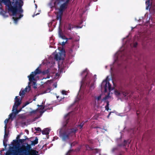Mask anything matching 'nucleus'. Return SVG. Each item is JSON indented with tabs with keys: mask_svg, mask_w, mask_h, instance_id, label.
I'll return each mask as SVG.
<instances>
[{
	"mask_svg": "<svg viewBox=\"0 0 155 155\" xmlns=\"http://www.w3.org/2000/svg\"><path fill=\"white\" fill-rule=\"evenodd\" d=\"M59 2H60V0H59V1H58L59 3Z\"/></svg>",
	"mask_w": 155,
	"mask_h": 155,
	"instance_id": "obj_58",
	"label": "nucleus"
},
{
	"mask_svg": "<svg viewBox=\"0 0 155 155\" xmlns=\"http://www.w3.org/2000/svg\"><path fill=\"white\" fill-rule=\"evenodd\" d=\"M83 125H84V124L83 123H81L80 124L78 125L80 127H81L80 128L81 129L82 128V127H83Z\"/></svg>",
	"mask_w": 155,
	"mask_h": 155,
	"instance_id": "obj_36",
	"label": "nucleus"
},
{
	"mask_svg": "<svg viewBox=\"0 0 155 155\" xmlns=\"http://www.w3.org/2000/svg\"><path fill=\"white\" fill-rule=\"evenodd\" d=\"M35 100H36V98H35V99L33 100H34V101H35Z\"/></svg>",
	"mask_w": 155,
	"mask_h": 155,
	"instance_id": "obj_54",
	"label": "nucleus"
},
{
	"mask_svg": "<svg viewBox=\"0 0 155 155\" xmlns=\"http://www.w3.org/2000/svg\"><path fill=\"white\" fill-rule=\"evenodd\" d=\"M56 18H57V19H58V14H56Z\"/></svg>",
	"mask_w": 155,
	"mask_h": 155,
	"instance_id": "obj_44",
	"label": "nucleus"
},
{
	"mask_svg": "<svg viewBox=\"0 0 155 155\" xmlns=\"http://www.w3.org/2000/svg\"><path fill=\"white\" fill-rule=\"evenodd\" d=\"M110 114H111V112H110L108 115L107 116V117L108 118L110 116Z\"/></svg>",
	"mask_w": 155,
	"mask_h": 155,
	"instance_id": "obj_43",
	"label": "nucleus"
},
{
	"mask_svg": "<svg viewBox=\"0 0 155 155\" xmlns=\"http://www.w3.org/2000/svg\"><path fill=\"white\" fill-rule=\"evenodd\" d=\"M18 96L15 97V103L13 106L12 109V112L9 115V119H12L16 116V114H18L20 112L22 108H23L26 105L31 103L32 101L31 100H30L28 101H26L24 104L23 105L22 108L19 110H17V108L18 106H19L21 103V99L18 98Z\"/></svg>",
	"mask_w": 155,
	"mask_h": 155,
	"instance_id": "obj_4",
	"label": "nucleus"
},
{
	"mask_svg": "<svg viewBox=\"0 0 155 155\" xmlns=\"http://www.w3.org/2000/svg\"><path fill=\"white\" fill-rule=\"evenodd\" d=\"M86 149L88 150H92L93 149L92 148L90 147L88 145H86Z\"/></svg>",
	"mask_w": 155,
	"mask_h": 155,
	"instance_id": "obj_24",
	"label": "nucleus"
},
{
	"mask_svg": "<svg viewBox=\"0 0 155 155\" xmlns=\"http://www.w3.org/2000/svg\"><path fill=\"white\" fill-rule=\"evenodd\" d=\"M72 39V37H70L69 38H67L66 37L65 41H63L61 42H59V45H61L62 46H64L67 43L68 41L69 40H71Z\"/></svg>",
	"mask_w": 155,
	"mask_h": 155,
	"instance_id": "obj_13",
	"label": "nucleus"
},
{
	"mask_svg": "<svg viewBox=\"0 0 155 155\" xmlns=\"http://www.w3.org/2000/svg\"><path fill=\"white\" fill-rule=\"evenodd\" d=\"M25 131L27 133L28 132V131L27 130H25Z\"/></svg>",
	"mask_w": 155,
	"mask_h": 155,
	"instance_id": "obj_48",
	"label": "nucleus"
},
{
	"mask_svg": "<svg viewBox=\"0 0 155 155\" xmlns=\"http://www.w3.org/2000/svg\"><path fill=\"white\" fill-rule=\"evenodd\" d=\"M57 98H58V96H57Z\"/></svg>",
	"mask_w": 155,
	"mask_h": 155,
	"instance_id": "obj_55",
	"label": "nucleus"
},
{
	"mask_svg": "<svg viewBox=\"0 0 155 155\" xmlns=\"http://www.w3.org/2000/svg\"><path fill=\"white\" fill-rule=\"evenodd\" d=\"M77 130L78 129L77 128L69 129L61 133V130L60 131V136L62 138L63 140H65L69 139V136H72L75 135Z\"/></svg>",
	"mask_w": 155,
	"mask_h": 155,
	"instance_id": "obj_5",
	"label": "nucleus"
},
{
	"mask_svg": "<svg viewBox=\"0 0 155 155\" xmlns=\"http://www.w3.org/2000/svg\"><path fill=\"white\" fill-rule=\"evenodd\" d=\"M49 76L48 75V77H47L46 78H49Z\"/></svg>",
	"mask_w": 155,
	"mask_h": 155,
	"instance_id": "obj_47",
	"label": "nucleus"
},
{
	"mask_svg": "<svg viewBox=\"0 0 155 155\" xmlns=\"http://www.w3.org/2000/svg\"><path fill=\"white\" fill-rule=\"evenodd\" d=\"M81 147H78L77 148H76L75 150V151L76 152H79L80 149H81Z\"/></svg>",
	"mask_w": 155,
	"mask_h": 155,
	"instance_id": "obj_33",
	"label": "nucleus"
},
{
	"mask_svg": "<svg viewBox=\"0 0 155 155\" xmlns=\"http://www.w3.org/2000/svg\"><path fill=\"white\" fill-rule=\"evenodd\" d=\"M55 23L54 22H51L48 24V26L49 28V31H51L54 27Z\"/></svg>",
	"mask_w": 155,
	"mask_h": 155,
	"instance_id": "obj_14",
	"label": "nucleus"
},
{
	"mask_svg": "<svg viewBox=\"0 0 155 155\" xmlns=\"http://www.w3.org/2000/svg\"><path fill=\"white\" fill-rule=\"evenodd\" d=\"M54 85V87H57V84H56L55 85Z\"/></svg>",
	"mask_w": 155,
	"mask_h": 155,
	"instance_id": "obj_46",
	"label": "nucleus"
},
{
	"mask_svg": "<svg viewBox=\"0 0 155 155\" xmlns=\"http://www.w3.org/2000/svg\"><path fill=\"white\" fill-rule=\"evenodd\" d=\"M66 126V125H64V128H65Z\"/></svg>",
	"mask_w": 155,
	"mask_h": 155,
	"instance_id": "obj_49",
	"label": "nucleus"
},
{
	"mask_svg": "<svg viewBox=\"0 0 155 155\" xmlns=\"http://www.w3.org/2000/svg\"><path fill=\"white\" fill-rule=\"evenodd\" d=\"M118 149L117 147H115L113 148L112 149V152H114L115 151L117 150Z\"/></svg>",
	"mask_w": 155,
	"mask_h": 155,
	"instance_id": "obj_30",
	"label": "nucleus"
},
{
	"mask_svg": "<svg viewBox=\"0 0 155 155\" xmlns=\"http://www.w3.org/2000/svg\"><path fill=\"white\" fill-rule=\"evenodd\" d=\"M35 8H37V5H35Z\"/></svg>",
	"mask_w": 155,
	"mask_h": 155,
	"instance_id": "obj_51",
	"label": "nucleus"
},
{
	"mask_svg": "<svg viewBox=\"0 0 155 155\" xmlns=\"http://www.w3.org/2000/svg\"><path fill=\"white\" fill-rule=\"evenodd\" d=\"M41 73L40 71L37 68L34 72H32L30 75L28 76L29 78V82L28 86L27 87L24 89L21 90L19 93V95L22 97H23L26 93L28 92L30 90V86H32L33 88L35 89L37 88L36 80H37V74Z\"/></svg>",
	"mask_w": 155,
	"mask_h": 155,
	"instance_id": "obj_3",
	"label": "nucleus"
},
{
	"mask_svg": "<svg viewBox=\"0 0 155 155\" xmlns=\"http://www.w3.org/2000/svg\"><path fill=\"white\" fill-rule=\"evenodd\" d=\"M52 56V57H53L54 60H55L57 61L58 60V54L56 51L53 54Z\"/></svg>",
	"mask_w": 155,
	"mask_h": 155,
	"instance_id": "obj_16",
	"label": "nucleus"
},
{
	"mask_svg": "<svg viewBox=\"0 0 155 155\" xmlns=\"http://www.w3.org/2000/svg\"><path fill=\"white\" fill-rule=\"evenodd\" d=\"M146 4L147 5L146 6V9H148L150 5V0H148L147 1H146Z\"/></svg>",
	"mask_w": 155,
	"mask_h": 155,
	"instance_id": "obj_19",
	"label": "nucleus"
},
{
	"mask_svg": "<svg viewBox=\"0 0 155 155\" xmlns=\"http://www.w3.org/2000/svg\"><path fill=\"white\" fill-rule=\"evenodd\" d=\"M12 143L13 148L17 150H13L14 155H38V152L32 150L30 145L28 144L24 147L19 148V144L17 140H14Z\"/></svg>",
	"mask_w": 155,
	"mask_h": 155,
	"instance_id": "obj_2",
	"label": "nucleus"
},
{
	"mask_svg": "<svg viewBox=\"0 0 155 155\" xmlns=\"http://www.w3.org/2000/svg\"><path fill=\"white\" fill-rule=\"evenodd\" d=\"M123 153H124V152H120V153L118 155H122V154Z\"/></svg>",
	"mask_w": 155,
	"mask_h": 155,
	"instance_id": "obj_42",
	"label": "nucleus"
},
{
	"mask_svg": "<svg viewBox=\"0 0 155 155\" xmlns=\"http://www.w3.org/2000/svg\"><path fill=\"white\" fill-rule=\"evenodd\" d=\"M64 67L63 64L61 63V65H60L59 64V71H60V73L63 72V68Z\"/></svg>",
	"mask_w": 155,
	"mask_h": 155,
	"instance_id": "obj_18",
	"label": "nucleus"
},
{
	"mask_svg": "<svg viewBox=\"0 0 155 155\" xmlns=\"http://www.w3.org/2000/svg\"><path fill=\"white\" fill-rule=\"evenodd\" d=\"M49 72V71L47 69V70H45V71H43V72H42V73L43 74V75H45V74H48Z\"/></svg>",
	"mask_w": 155,
	"mask_h": 155,
	"instance_id": "obj_25",
	"label": "nucleus"
},
{
	"mask_svg": "<svg viewBox=\"0 0 155 155\" xmlns=\"http://www.w3.org/2000/svg\"><path fill=\"white\" fill-rule=\"evenodd\" d=\"M135 129H134L133 130V131H134H134H135Z\"/></svg>",
	"mask_w": 155,
	"mask_h": 155,
	"instance_id": "obj_53",
	"label": "nucleus"
},
{
	"mask_svg": "<svg viewBox=\"0 0 155 155\" xmlns=\"http://www.w3.org/2000/svg\"><path fill=\"white\" fill-rule=\"evenodd\" d=\"M39 13H37L36 14H35V13L34 14V15L32 16L33 17H34L35 16L39 14Z\"/></svg>",
	"mask_w": 155,
	"mask_h": 155,
	"instance_id": "obj_41",
	"label": "nucleus"
},
{
	"mask_svg": "<svg viewBox=\"0 0 155 155\" xmlns=\"http://www.w3.org/2000/svg\"><path fill=\"white\" fill-rule=\"evenodd\" d=\"M38 106L40 107L39 108L38 110H33L31 111L30 112L31 114H35L38 111L40 114L41 115L45 112V111L44 110V107L42 105H38Z\"/></svg>",
	"mask_w": 155,
	"mask_h": 155,
	"instance_id": "obj_10",
	"label": "nucleus"
},
{
	"mask_svg": "<svg viewBox=\"0 0 155 155\" xmlns=\"http://www.w3.org/2000/svg\"><path fill=\"white\" fill-rule=\"evenodd\" d=\"M50 132V129L49 128H46L43 130L42 131V134H43L47 135L49 134Z\"/></svg>",
	"mask_w": 155,
	"mask_h": 155,
	"instance_id": "obj_17",
	"label": "nucleus"
},
{
	"mask_svg": "<svg viewBox=\"0 0 155 155\" xmlns=\"http://www.w3.org/2000/svg\"><path fill=\"white\" fill-rule=\"evenodd\" d=\"M64 97H61L60 99H59V102H60L61 103H62L63 102V101L62 100L64 99Z\"/></svg>",
	"mask_w": 155,
	"mask_h": 155,
	"instance_id": "obj_29",
	"label": "nucleus"
},
{
	"mask_svg": "<svg viewBox=\"0 0 155 155\" xmlns=\"http://www.w3.org/2000/svg\"><path fill=\"white\" fill-rule=\"evenodd\" d=\"M101 98V95H100L99 96L97 97V99L98 101L100 100Z\"/></svg>",
	"mask_w": 155,
	"mask_h": 155,
	"instance_id": "obj_37",
	"label": "nucleus"
},
{
	"mask_svg": "<svg viewBox=\"0 0 155 155\" xmlns=\"http://www.w3.org/2000/svg\"><path fill=\"white\" fill-rule=\"evenodd\" d=\"M137 42H135L134 44V46L135 47H137Z\"/></svg>",
	"mask_w": 155,
	"mask_h": 155,
	"instance_id": "obj_39",
	"label": "nucleus"
},
{
	"mask_svg": "<svg viewBox=\"0 0 155 155\" xmlns=\"http://www.w3.org/2000/svg\"><path fill=\"white\" fill-rule=\"evenodd\" d=\"M95 128H98V127H96Z\"/></svg>",
	"mask_w": 155,
	"mask_h": 155,
	"instance_id": "obj_61",
	"label": "nucleus"
},
{
	"mask_svg": "<svg viewBox=\"0 0 155 155\" xmlns=\"http://www.w3.org/2000/svg\"><path fill=\"white\" fill-rule=\"evenodd\" d=\"M35 129L37 131H41V128L39 127H35Z\"/></svg>",
	"mask_w": 155,
	"mask_h": 155,
	"instance_id": "obj_32",
	"label": "nucleus"
},
{
	"mask_svg": "<svg viewBox=\"0 0 155 155\" xmlns=\"http://www.w3.org/2000/svg\"><path fill=\"white\" fill-rule=\"evenodd\" d=\"M61 93L63 95H67V91H65V90H62V91Z\"/></svg>",
	"mask_w": 155,
	"mask_h": 155,
	"instance_id": "obj_28",
	"label": "nucleus"
},
{
	"mask_svg": "<svg viewBox=\"0 0 155 155\" xmlns=\"http://www.w3.org/2000/svg\"><path fill=\"white\" fill-rule=\"evenodd\" d=\"M94 2L97 1V0H93Z\"/></svg>",
	"mask_w": 155,
	"mask_h": 155,
	"instance_id": "obj_50",
	"label": "nucleus"
},
{
	"mask_svg": "<svg viewBox=\"0 0 155 155\" xmlns=\"http://www.w3.org/2000/svg\"><path fill=\"white\" fill-rule=\"evenodd\" d=\"M115 94L117 96H119L121 95V92H119L117 90H116L114 91Z\"/></svg>",
	"mask_w": 155,
	"mask_h": 155,
	"instance_id": "obj_22",
	"label": "nucleus"
},
{
	"mask_svg": "<svg viewBox=\"0 0 155 155\" xmlns=\"http://www.w3.org/2000/svg\"><path fill=\"white\" fill-rule=\"evenodd\" d=\"M139 111H137V115H138L139 114V113H138Z\"/></svg>",
	"mask_w": 155,
	"mask_h": 155,
	"instance_id": "obj_45",
	"label": "nucleus"
},
{
	"mask_svg": "<svg viewBox=\"0 0 155 155\" xmlns=\"http://www.w3.org/2000/svg\"><path fill=\"white\" fill-rule=\"evenodd\" d=\"M87 76V75L85 76V77H86ZM86 77H85L83 79V80L81 81V86L84 85V83L86 82V81H85V79Z\"/></svg>",
	"mask_w": 155,
	"mask_h": 155,
	"instance_id": "obj_26",
	"label": "nucleus"
},
{
	"mask_svg": "<svg viewBox=\"0 0 155 155\" xmlns=\"http://www.w3.org/2000/svg\"><path fill=\"white\" fill-rule=\"evenodd\" d=\"M127 142L126 140H124V143L123 144H119L118 146L120 147L121 146H126L127 145Z\"/></svg>",
	"mask_w": 155,
	"mask_h": 155,
	"instance_id": "obj_20",
	"label": "nucleus"
},
{
	"mask_svg": "<svg viewBox=\"0 0 155 155\" xmlns=\"http://www.w3.org/2000/svg\"><path fill=\"white\" fill-rule=\"evenodd\" d=\"M59 61H61V63H64V61L66 56V52L64 49V46L59 47Z\"/></svg>",
	"mask_w": 155,
	"mask_h": 155,
	"instance_id": "obj_6",
	"label": "nucleus"
},
{
	"mask_svg": "<svg viewBox=\"0 0 155 155\" xmlns=\"http://www.w3.org/2000/svg\"><path fill=\"white\" fill-rule=\"evenodd\" d=\"M106 102L107 103V105L105 106V109L107 111H108L109 110V101H106Z\"/></svg>",
	"mask_w": 155,
	"mask_h": 155,
	"instance_id": "obj_21",
	"label": "nucleus"
},
{
	"mask_svg": "<svg viewBox=\"0 0 155 155\" xmlns=\"http://www.w3.org/2000/svg\"><path fill=\"white\" fill-rule=\"evenodd\" d=\"M71 25L70 24H69L68 25V29L69 30H71V28H71Z\"/></svg>",
	"mask_w": 155,
	"mask_h": 155,
	"instance_id": "obj_31",
	"label": "nucleus"
},
{
	"mask_svg": "<svg viewBox=\"0 0 155 155\" xmlns=\"http://www.w3.org/2000/svg\"><path fill=\"white\" fill-rule=\"evenodd\" d=\"M67 2L64 3L61 5L60 8H59V19L60 24H61V21L62 19V15L63 12L67 8L68 4Z\"/></svg>",
	"mask_w": 155,
	"mask_h": 155,
	"instance_id": "obj_7",
	"label": "nucleus"
},
{
	"mask_svg": "<svg viewBox=\"0 0 155 155\" xmlns=\"http://www.w3.org/2000/svg\"><path fill=\"white\" fill-rule=\"evenodd\" d=\"M68 119L67 120H66V121H67V123H68Z\"/></svg>",
	"mask_w": 155,
	"mask_h": 155,
	"instance_id": "obj_52",
	"label": "nucleus"
},
{
	"mask_svg": "<svg viewBox=\"0 0 155 155\" xmlns=\"http://www.w3.org/2000/svg\"><path fill=\"white\" fill-rule=\"evenodd\" d=\"M68 115V114H67V115H66V116H67Z\"/></svg>",
	"mask_w": 155,
	"mask_h": 155,
	"instance_id": "obj_56",
	"label": "nucleus"
},
{
	"mask_svg": "<svg viewBox=\"0 0 155 155\" xmlns=\"http://www.w3.org/2000/svg\"><path fill=\"white\" fill-rule=\"evenodd\" d=\"M90 81H88L86 82V86H87V87L89 86L90 89L92 90L94 89L95 87L94 86V83H92L90 85Z\"/></svg>",
	"mask_w": 155,
	"mask_h": 155,
	"instance_id": "obj_15",
	"label": "nucleus"
},
{
	"mask_svg": "<svg viewBox=\"0 0 155 155\" xmlns=\"http://www.w3.org/2000/svg\"><path fill=\"white\" fill-rule=\"evenodd\" d=\"M5 5L8 8V10L12 13L14 23L16 24L18 21L22 17L23 15V10L22 9V5L21 2L17 1L13 2L12 3L10 0H1Z\"/></svg>",
	"mask_w": 155,
	"mask_h": 155,
	"instance_id": "obj_1",
	"label": "nucleus"
},
{
	"mask_svg": "<svg viewBox=\"0 0 155 155\" xmlns=\"http://www.w3.org/2000/svg\"><path fill=\"white\" fill-rule=\"evenodd\" d=\"M77 143V142H74L71 144V146H74Z\"/></svg>",
	"mask_w": 155,
	"mask_h": 155,
	"instance_id": "obj_38",
	"label": "nucleus"
},
{
	"mask_svg": "<svg viewBox=\"0 0 155 155\" xmlns=\"http://www.w3.org/2000/svg\"><path fill=\"white\" fill-rule=\"evenodd\" d=\"M53 40L52 39H51L50 41V42L52 45H53L54 44V42H53Z\"/></svg>",
	"mask_w": 155,
	"mask_h": 155,
	"instance_id": "obj_35",
	"label": "nucleus"
},
{
	"mask_svg": "<svg viewBox=\"0 0 155 155\" xmlns=\"http://www.w3.org/2000/svg\"><path fill=\"white\" fill-rule=\"evenodd\" d=\"M38 143V139L37 138H36L35 140L33 141L32 143V144L33 145H35Z\"/></svg>",
	"mask_w": 155,
	"mask_h": 155,
	"instance_id": "obj_23",
	"label": "nucleus"
},
{
	"mask_svg": "<svg viewBox=\"0 0 155 155\" xmlns=\"http://www.w3.org/2000/svg\"><path fill=\"white\" fill-rule=\"evenodd\" d=\"M101 87L102 88H104L105 92H107L108 88L110 91L113 89L110 83L107 80H104L103 81L101 84Z\"/></svg>",
	"mask_w": 155,
	"mask_h": 155,
	"instance_id": "obj_8",
	"label": "nucleus"
},
{
	"mask_svg": "<svg viewBox=\"0 0 155 155\" xmlns=\"http://www.w3.org/2000/svg\"><path fill=\"white\" fill-rule=\"evenodd\" d=\"M138 130V128H137V130Z\"/></svg>",
	"mask_w": 155,
	"mask_h": 155,
	"instance_id": "obj_57",
	"label": "nucleus"
},
{
	"mask_svg": "<svg viewBox=\"0 0 155 155\" xmlns=\"http://www.w3.org/2000/svg\"><path fill=\"white\" fill-rule=\"evenodd\" d=\"M122 94L124 97H125L127 95L126 92H121V95Z\"/></svg>",
	"mask_w": 155,
	"mask_h": 155,
	"instance_id": "obj_27",
	"label": "nucleus"
},
{
	"mask_svg": "<svg viewBox=\"0 0 155 155\" xmlns=\"http://www.w3.org/2000/svg\"><path fill=\"white\" fill-rule=\"evenodd\" d=\"M58 4V0H52L51 2L49 3L48 5L51 8L54 7L55 9L57 10Z\"/></svg>",
	"mask_w": 155,
	"mask_h": 155,
	"instance_id": "obj_11",
	"label": "nucleus"
},
{
	"mask_svg": "<svg viewBox=\"0 0 155 155\" xmlns=\"http://www.w3.org/2000/svg\"><path fill=\"white\" fill-rule=\"evenodd\" d=\"M71 151H72V150H70L68 151V153H67L66 155H70L69 154V153L70 152H71Z\"/></svg>",
	"mask_w": 155,
	"mask_h": 155,
	"instance_id": "obj_40",
	"label": "nucleus"
},
{
	"mask_svg": "<svg viewBox=\"0 0 155 155\" xmlns=\"http://www.w3.org/2000/svg\"><path fill=\"white\" fill-rule=\"evenodd\" d=\"M61 25V24H59V37L60 39L65 40L66 37L62 32V30L60 28Z\"/></svg>",
	"mask_w": 155,
	"mask_h": 155,
	"instance_id": "obj_12",
	"label": "nucleus"
},
{
	"mask_svg": "<svg viewBox=\"0 0 155 155\" xmlns=\"http://www.w3.org/2000/svg\"><path fill=\"white\" fill-rule=\"evenodd\" d=\"M49 60H50V58H49Z\"/></svg>",
	"mask_w": 155,
	"mask_h": 155,
	"instance_id": "obj_60",
	"label": "nucleus"
},
{
	"mask_svg": "<svg viewBox=\"0 0 155 155\" xmlns=\"http://www.w3.org/2000/svg\"><path fill=\"white\" fill-rule=\"evenodd\" d=\"M108 97H109V96L108 95H107V96H105L103 98V100H106V99H107Z\"/></svg>",
	"mask_w": 155,
	"mask_h": 155,
	"instance_id": "obj_34",
	"label": "nucleus"
},
{
	"mask_svg": "<svg viewBox=\"0 0 155 155\" xmlns=\"http://www.w3.org/2000/svg\"><path fill=\"white\" fill-rule=\"evenodd\" d=\"M8 119H6L4 121V123L5 124V135L4 136V139L3 140V143L4 146L6 147L7 146V144L6 143L7 141V137H8V134L7 132L6 129V124L8 122Z\"/></svg>",
	"mask_w": 155,
	"mask_h": 155,
	"instance_id": "obj_9",
	"label": "nucleus"
},
{
	"mask_svg": "<svg viewBox=\"0 0 155 155\" xmlns=\"http://www.w3.org/2000/svg\"><path fill=\"white\" fill-rule=\"evenodd\" d=\"M58 76H59H59H60V75H59V74Z\"/></svg>",
	"mask_w": 155,
	"mask_h": 155,
	"instance_id": "obj_59",
	"label": "nucleus"
}]
</instances>
